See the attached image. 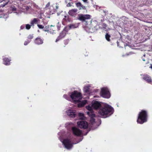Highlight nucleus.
<instances>
[{
  "mask_svg": "<svg viewBox=\"0 0 152 152\" xmlns=\"http://www.w3.org/2000/svg\"><path fill=\"white\" fill-rule=\"evenodd\" d=\"M22 28H23L22 26H21V29H22Z\"/></svg>",
  "mask_w": 152,
  "mask_h": 152,
  "instance_id": "nucleus-38",
  "label": "nucleus"
},
{
  "mask_svg": "<svg viewBox=\"0 0 152 152\" xmlns=\"http://www.w3.org/2000/svg\"><path fill=\"white\" fill-rule=\"evenodd\" d=\"M33 35L31 34H30L29 35H28V39H29H29H32L33 38Z\"/></svg>",
  "mask_w": 152,
  "mask_h": 152,
  "instance_id": "nucleus-23",
  "label": "nucleus"
},
{
  "mask_svg": "<svg viewBox=\"0 0 152 152\" xmlns=\"http://www.w3.org/2000/svg\"><path fill=\"white\" fill-rule=\"evenodd\" d=\"M143 61H145V60H144V59H143Z\"/></svg>",
  "mask_w": 152,
  "mask_h": 152,
  "instance_id": "nucleus-40",
  "label": "nucleus"
},
{
  "mask_svg": "<svg viewBox=\"0 0 152 152\" xmlns=\"http://www.w3.org/2000/svg\"><path fill=\"white\" fill-rule=\"evenodd\" d=\"M110 36L108 34H107L105 35V38L108 41H110Z\"/></svg>",
  "mask_w": 152,
  "mask_h": 152,
  "instance_id": "nucleus-22",
  "label": "nucleus"
},
{
  "mask_svg": "<svg viewBox=\"0 0 152 152\" xmlns=\"http://www.w3.org/2000/svg\"><path fill=\"white\" fill-rule=\"evenodd\" d=\"M66 31L65 30H63L60 34L59 35L58 37L57 38L56 41V42L57 41L64 38L66 35Z\"/></svg>",
  "mask_w": 152,
  "mask_h": 152,
  "instance_id": "nucleus-10",
  "label": "nucleus"
},
{
  "mask_svg": "<svg viewBox=\"0 0 152 152\" xmlns=\"http://www.w3.org/2000/svg\"><path fill=\"white\" fill-rule=\"evenodd\" d=\"M37 26L38 27V28L40 29H42L44 27L43 26L40 24H37Z\"/></svg>",
  "mask_w": 152,
  "mask_h": 152,
  "instance_id": "nucleus-27",
  "label": "nucleus"
},
{
  "mask_svg": "<svg viewBox=\"0 0 152 152\" xmlns=\"http://www.w3.org/2000/svg\"><path fill=\"white\" fill-rule=\"evenodd\" d=\"M101 104L100 102L97 101H94L92 103L91 106L88 105L86 106V109L88 110V111L86 112L87 114L91 118L90 122L93 125H96V122L95 121V119L94 118L95 117V114L94 113L92 107L96 109L99 108L101 106Z\"/></svg>",
  "mask_w": 152,
  "mask_h": 152,
  "instance_id": "nucleus-1",
  "label": "nucleus"
},
{
  "mask_svg": "<svg viewBox=\"0 0 152 152\" xmlns=\"http://www.w3.org/2000/svg\"><path fill=\"white\" fill-rule=\"evenodd\" d=\"M44 31H47V30H44Z\"/></svg>",
  "mask_w": 152,
  "mask_h": 152,
  "instance_id": "nucleus-35",
  "label": "nucleus"
},
{
  "mask_svg": "<svg viewBox=\"0 0 152 152\" xmlns=\"http://www.w3.org/2000/svg\"><path fill=\"white\" fill-rule=\"evenodd\" d=\"M50 3L49 2H48V3L45 6V8H48L50 6Z\"/></svg>",
  "mask_w": 152,
  "mask_h": 152,
  "instance_id": "nucleus-30",
  "label": "nucleus"
},
{
  "mask_svg": "<svg viewBox=\"0 0 152 152\" xmlns=\"http://www.w3.org/2000/svg\"><path fill=\"white\" fill-rule=\"evenodd\" d=\"M66 113L68 115L72 118L74 117L76 115L75 113L71 110H67Z\"/></svg>",
  "mask_w": 152,
  "mask_h": 152,
  "instance_id": "nucleus-11",
  "label": "nucleus"
},
{
  "mask_svg": "<svg viewBox=\"0 0 152 152\" xmlns=\"http://www.w3.org/2000/svg\"><path fill=\"white\" fill-rule=\"evenodd\" d=\"M82 140V139H81L80 141H79V142H77V143H78V142H80V141H81V140Z\"/></svg>",
  "mask_w": 152,
  "mask_h": 152,
  "instance_id": "nucleus-36",
  "label": "nucleus"
},
{
  "mask_svg": "<svg viewBox=\"0 0 152 152\" xmlns=\"http://www.w3.org/2000/svg\"><path fill=\"white\" fill-rule=\"evenodd\" d=\"M73 134L76 136H80L82 134V132L78 129L73 127L72 128Z\"/></svg>",
  "mask_w": 152,
  "mask_h": 152,
  "instance_id": "nucleus-9",
  "label": "nucleus"
},
{
  "mask_svg": "<svg viewBox=\"0 0 152 152\" xmlns=\"http://www.w3.org/2000/svg\"><path fill=\"white\" fill-rule=\"evenodd\" d=\"M8 3V1L5 3V4L4 3V4H1V7H4L6 5H7Z\"/></svg>",
  "mask_w": 152,
  "mask_h": 152,
  "instance_id": "nucleus-29",
  "label": "nucleus"
},
{
  "mask_svg": "<svg viewBox=\"0 0 152 152\" xmlns=\"http://www.w3.org/2000/svg\"><path fill=\"white\" fill-rule=\"evenodd\" d=\"M52 26H53V27H54V26H53L52 25H51V26H50V27H52Z\"/></svg>",
  "mask_w": 152,
  "mask_h": 152,
  "instance_id": "nucleus-37",
  "label": "nucleus"
},
{
  "mask_svg": "<svg viewBox=\"0 0 152 152\" xmlns=\"http://www.w3.org/2000/svg\"><path fill=\"white\" fill-rule=\"evenodd\" d=\"M35 42L38 45L41 44L43 43V40L41 38L38 37L35 39Z\"/></svg>",
  "mask_w": 152,
  "mask_h": 152,
  "instance_id": "nucleus-15",
  "label": "nucleus"
},
{
  "mask_svg": "<svg viewBox=\"0 0 152 152\" xmlns=\"http://www.w3.org/2000/svg\"><path fill=\"white\" fill-rule=\"evenodd\" d=\"M11 8L14 11L16 10V8L14 6L11 7Z\"/></svg>",
  "mask_w": 152,
  "mask_h": 152,
  "instance_id": "nucleus-31",
  "label": "nucleus"
},
{
  "mask_svg": "<svg viewBox=\"0 0 152 152\" xmlns=\"http://www.w3.org/2000/svg\"><path fill=\"white\" fill-rule=\"evenodd\" d=\"M77 9H72L70 10L68 12L69 14L71 16H74L77 14Z\"/></svg>",
  "mask_w": 152,
  "mask_h": 152,
  "instance_id": "nucleus-12",
  "label": "nucleus"
},
{
  "mask_svg": "<svg viewBox=\"0 0 152 152\" xmlns=\"http://www.w3.org/2000/svg\"><path fill=\"white\" fill-rule=\"evenodd\" d=\"M27 41H25L24 43V45H27L29 42H31L30 40H27Z\"/></svg>",
  "mask_w": 152,
  "mask_h": 152,
  "instance_id": "nucleus-24",
  "label": "nucleus"
},
{
  "mask_svg": "<svg viewBox=\"0 0 152 152\" xmlns=\"http://www.w3.org/2000/svg\"><path fill=\"white\" fill-rule=\"evenodd\" d=\"M38 31L39 32V30H38Z\"/></svg>",
  "mask_w": 152,
  "mask_h": 152,
  "instance_id": "nucleus-42",
  "label": "nucleus"
},
{
  "mask_svg": "<svg viewBox=\"0 0 152 152\" xmlns=\"http://www.w3.org/2000/svg\"><path fill=\"white\" fill-rule=\"evenodd\" d=\"M86 100H84L82 102H80L78 104V107H81L83 106L86 103Z\"/></svg>",
  "mask_w": 152,
  "mask_h": 152,
  "instance_id": "nucleus-18",
  "label": "nucleus"
},
{
  "mask_svg": "<svg viewBox=\"0 0 152 152\" xmlns=\"http://www.w3.org/2000/svg\"><path fill=\"white\" fill-rule=\"evenodd\" d=\"M100 95L103 97L106 98H109L110 96L109 90L107 87L101 88Z\"/></svg>",
  "mask_w": 152,
  "mask_h": 152,
  "instance_id": "nucleus-5",
  "label": "nucleus"
},
{
  "mask_svg": "<svg viewBox=\"0 0 152 152\" xmlns=\"http://www.w3.org/2000/svg\"><path fill=\"white\" fill-rule=\"evenodd\" d=\"M60 140L62 142L63 144L66 148L70 149L72 148L73 144L72 143L71 141L69 140L66 139L63 141L61 140Z\"/></svg>",
  "mask_w": 152,
  "mask_h": 152,
  "instance_id": "nucleus-6",
  "label": "nucleus"
},
{
  "mask_svg": "<svg viewBox=\"0 0 152 152\" xmlns=\"http://www.w3.org/2000/svg\"><path fill=\"white\" fill-rule=\"evenodd\" d=\"M22 28H23L22 26H21V29H22Z\"/></svg>",
  "mask_w": 152,
  "mask_h": 152,
  "instance_id": "nucleus-39",
  "label": "nucleus"
},
{
  "mask_svg": "<svg viewBox=\"0 0 152 152\" xmlns=\"http://www.w3.org/2000/svg\"><path fill=\"white\" fill-rule=\"evenodd\" d=\"M52 30H53V31H54V30H53V29H52Z\"/></svg>",
  "mask_w": 152,
  "mask_h": 152,
  "instance_id": "nucleus-43",
  "label": "nucleus"
},
{
  "mask_svg": "<svg viewBox=\"0 0 152 152\" xmlns=\"http://www.w3.org/2000/svg\"><path fill=\"white\" fill-rule=\"evenodd\" d=\"M85 3H88L87 0H82Z\"/></svg>",
  "mask_w": 152,
  "mask_h": 152,
  "instance_id": "nucleus-33",
  "label": "nucleus"
},
{
  "mask_svg": "<svg viewBox=\"0 0 152 152\" xmlns=\"http://www.w3.org/2000/svg\"><path fill=\"white\" fill-rule=\"evenodd\" d=\"M143 79L147 81L148 83L152 84V81L150 77L147 75H145L143 78Z\"/></svg>",
  "mask_w": 152,
  "mask_h": 152,
  "instance_id": "nucleus-13",
  "label": "nucleus"
},
{
  "mask_svg": "<svg viewBox=\"0 0 152 152\" xmlns=\"http://www.w3.org/2000/svg\"><path fill=\"white\" fill-rule=\"evenodd\" d=\"M77 124L79 127L84 129H86L88 126L87 123L83 121H81L77 122Z\"/></svg>",
  "mask_w": 152,
  "mask_h": 152,
  "instance_id": "nucleus-8",
  "label": "nucleus"
},
{
  "mask_svg": "<svg viewBox=\"0 0 152 152\" xmlns=\"http://www.w3.org/2000/svg\"><path fill=\"white\" fill-rule=\"evenodd\" d=\"M64 17L66 18V16H65Z\"/></svg>",
  "mask_w": 152,
  "mask_h": 152,
  "instance_id": "nucleus-41",
  "label": "nucleus"
},
{
  "mask_svg": "<svg viewBox=\"0 0 152 152\" xmlns=\"http://www.w3.org/2000/svg\"><path fill=\"white\" fill-rule=\"evenodd\" d=\"M29 5H31V3L28 4V5L23 7L22 8L23 11H25V10L26 11H28L30 10H32V9L31 8L29 7Z\"/></svg>",
  "mask_w": 152,
  "mask_h": 152,
  "instance_id": "nucleus-16",
  "label": "nucleus"
},
{
  "mask_svg": "<svg viewBox=\"0 0 152 152\" xmlns=\"http://www.w3.org/2000/svg\"><path fill=\"white\" fill-rule=\"evenodd\" d=\"M147 114L146 112L144 110H142L139 114L138 118L137 120V123L142 124L147 121Z\"/></svg>",
  "mask_w": 152,
  "mask_h": 152,
  "instance_id": "nucleus-4",
  "label": "nucleus"
},
{
  "mask_svg": "<svg viewBox=\"0 0 152 152\" xmlns=\"http://www.w3.org/2000/svg\"><path fill=\"white\" fill-rule=\"evenodd\" d=\"M70 96L72 101L74 102H79L82 99L81 94L77 91L72 92Z\"/></svg>",
  "mask_w": 152,
  "mask_h": 152,
  "instance_id": "nucleus-3",
  "label": "nucleus"
},
{
  "mask_svg": "<svg viewBox=\"0 0 152 152\" xmlns=\"http://www.w3.org/2000/svg\"><path fill=\"white\" fill-rule=\"evenodd\" d=\"M76 5L77 7H81V4L80 2L77 3L76 4Z\"/></svg>",
  "mask_w": 152,
  "mask_h": 152,
  "instance_id": "nucleus-28",
  "label": "nucleus"
},
{
  "mask_svg": "<svg viewBox=\"0 0 152 152\" xmlns=\"http://www.w3.org/2000/svg\"><path fill=\"white\" fill-rule=\"evenodd\" d=\"M78 115L80 118L81 119H84L85 118L84 114L83 113H78Z\"/></svg>",
  "mask_w": 152,
  "mask_h": 152,
  "instance_id": "nucleus-20",
  "label": "nucleus"
},
{
  "mask_svg": "<svg viewBox=\"0 0 152 152\" xmlns=\"http://www.w3.org/2000/svg\"><path fill=\"white\" fill-rule=\"evenodd\" d=\"M31 6L29 5V7L31 9H32V10H35V9H39V7L35 4L33 3H31Z\"/></svg>",
  "mask_w": 152,
  "mask_h": 152,
  "instance_id": "nucleus-14",
  "label": "nucleus"
},
{
  "mask_svg": "<svg viewBox=\"0 0 152 152\" xmlns=\"http://www.w3.org/2000/svg\"><path fill=\"white\" fill-rule=\"evenodd\" d=\"M69 27L70 28H75L74 25H70L69 26Z\"/></svg>",
  "mask_w": 152,
  "mask_h": 152,
  "instance_id": "nucleus-32",
  "label": "nucleus"
},
{
  "mask_svg": "<svg viewBox=\"0 0 152 152\" xmlns=\"http://www.w3.org/2000/svg\"><path fill=\"white\" fill-rule=\"evenodd\" d=\"M37 22V18H35L31 21V26H34L35 24H36Z\"/></svg>",
  "mask_w": 152,
  "mask_h": 152,
  "instance_id": "nucleus-19",
  "label": "nucleus"
},
{
  "mask_svg": "<svg viewBox=\"0 0 152 152\" xmlns=\"http://www.w3.org/2000/svg\"><path fill=\"white\" fill-rule=\"evenodd\" d=\"M63 96L65 99L67 100H69L70 99L69 97L66 95H64Z\"/></svg>",
  "mask_w": 152,
  "mask_h": 152,
  "instance_id": "nucleus-25",
  "label": "nucleus"
},
{
  "mask_svg": "<svg viewBox=\"0 0 152 152\" xmlns=\"http://www.w3.org/2000/svg\"><path fill=\"white\" fill-rule=\"evenodd\" d=\"M26 28L28 30L30 29L31 28L30 25L28 24H26Z\"/></svg>",
  "mask_w": 152,
  "mask_h": 152,
  "instance_id": "nucleus-26",
  "label": "nucleus"
},
{
  "mask_svg": "<svg viewBox=\"0 0 152 152\" xmlns=\"http://www.w3.org/2000/svg\"><path fill=\"white\" fill-rule=\"evenodd\" d=\"M91 17V15H89L80 14L78 15V19L82 22H84L90 19Z\"/></svg>",
  "mask_w": 152,
  "mask_h": 152,
  "instance_id": "nucleus-7",
  "label": "nucleus"
},
{
  "mask_svg": "<svg viewBox=\"0 0 152 152\" xmlns=\"http://www.w3.org/2000/svg\"><path fill=\"white\" fill-rule=\"evenodd\" d=\"M114 111L113 108L110 106L105 104L99 110V114L103 118H105L112 114Z\"/></svg>",
  "mask_w": 152,
  "mask_h": 152,
  "instance_id": "nucleus-2",
  "label": "nucleus"
},
{
  "mask_svg": "<svg viewBox=\"0 0 152 152\" xmlns=\"http://www.w3.org/2000/svg\"><path fill=\"white\" fill-rule=\"evenodd\" d=\"M4 64L5 65H9L10 64V60L8 59L7 58H3Z\"/></svg>",
  "mask_w": 152,
  "mask_h": 152,
  "instance_id": "nucleus-17",
  "label": "nucleus"
},
{
  "mask_svg": "<svg viewBox=\"0 0 152 152\" xmlns=\"http://www.w3.org/2000/svg\"><path fill=\"white\" fill-rule=\"evenodd\" d=\"M89 86H85L84 88V91L86 93H88L89 92Z\"/></svg>",
  "mask_w": 152,
  "mask_h": 152,
  "instance_id": "nucleus-21",
  "label": "nucleus"
},
{
  "mask_svg": "<svg viewBox=\"0 0 152 152\" xmlns=\"http://www.w3.org/2000/svg\"><path fill=\"white\" fill-rule=\"evenodd\" d=\"M150 67V68L152 69V65H151V66Z\"/></svg>",
  "mask_w": 152,
  "mask_h": 152,
  "instance_id": "nucleus-34",
  "label": "nucleus"
}]
</instances>
